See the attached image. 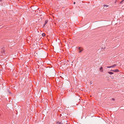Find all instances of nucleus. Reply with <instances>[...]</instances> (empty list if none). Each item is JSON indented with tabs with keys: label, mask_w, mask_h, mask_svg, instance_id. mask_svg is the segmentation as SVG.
<instances>
[{
	"label": "nucleus",
	"mask_w": 124,
	"mask_h": 124,
	"mask_svg": "<svg viewBox=\"0 0 124 124\" xmlns=\"http://www.w3.org/2000/svg\"><path fill=\"white\" fill-rule=\"evenodd\" d=\"M2 0H0V2L2 1Z\"/></svg>",
	"instance_id": "nucleus-23"
},
{
	"label": "nucleus",
	"mask_w": 124,
	"mask_h": 124,
	"mask_svg": "<svg viewBox=\"0 0 124 124\" xmlns=\"http://www.w3.org/2000/svg\"><path fill=\"white\" fill-rule=\"evenodd\" d=\"M81 47H79L78 48V49L79 50V53H80L83 51V49H81Z\"/></svg>",
	"instance_id": "nucleus-3"
},
{
	"label": "nucleus",
	"mask_w": 124,
	"mask_h": 124,
	"mask_svg": "<svg viewBox=\"0 0 124 124\" xmlns=\"http://www.w3.org/2000/svg\"><path fill=\"white\" fill-rule=\"evenodd\" d=\"M119 71V70L118 69H116L114 70V72H117Z\"/></svg>",
	"instance_id": "nucleus-7"
},
{
	"label": "nucleus",
	"mask_w": 124,
	"mask_h": 124,
	"mask_svg": "<svg viewBox=\"0 0 124 124\" xmlns=\"http://www.w3.org/2000/svg\"><path fill=\"white\" fill-rule=\"evenodd\" d=\"M112 100L113 101H114L115 100V99L114 98H112Z\"/></svg>",
	"instance_id": "nucleus-19"
},
{
	"label": "nucleus",
	"mask_w": 124,
	"mask_h": 124,
	"mask_svg": "<svg viewBox=\"0 0 124 124\" xmlns=\"http://www.w3.org/2000/svg\"><path fill=\"white\" fill-rule=\"evenodd\" d=\"M114 70H110V71H112V72H114Z\"/></svg>",
	"instance_id": "nucleus-17"
},
{
	"label": "nucleus",
	"mask_w": 124,
	"mask_h": 124,
	"mask_svg": "<svg viewBox=\"0 0 124 124\" xmlns=\"http://www.w3.org/2000/svg\"><path fill=\"white\" fill-rule=\"evenodd\" d=\"M103 6L104 7H106V8L108 7V5H103Z\"/></svg>",
	"instance_id": "nucleus-11"
},
{
	"label": "nucleus",
	"mask_w": 124,
	"mask_h": 124,
	"mask_svg": "<svg viewBox=\"0 0 124 124\" xmlns=\"http://www.w3.org/2000/svg\"><path fill=\"white\" fill-rule=\"evenodd\" d=\"M31 8H32V9H34V7H31Z\"/></svg>",
	"instance_id": "nucleus-20"
},
{
	"label": "nucleus",
	"mask_w": 124,
	"mask_h": 124,
	"mask_svg": "<svg viewBox=\"0 0 124 124\" xmlns=\"http://www.w3.org/2000/svg\"><path fill=\"white\" fill-rule=\"evenodd\" d=\"M48 21L47 20H46L44 24H46L48 23Z\"/></svg>",
	"instance_id": "nucleus-9"
},
{
	"label": "nucleus",
	"mask_w": 124,
	"mask_h": 124,
	"mask_svg": "<svg viewBox=\"0 0 124 124\" xmlns=\"http://www.w3.org/2000/svg\"><path fill=\"white\" fill-rule=\"evenodd\" d=\"M38 62V64H38V65H39V66L40 65H41V64H39V62Z\"/></svg>",
	"instance_id": "nucleus-14"
},
{
	"label": "nucleus",
	"mask_w": 124,
	"mask_h": 124,
	"mask_svg": "<svg viewBox=\"0 0 124 124\" xmlns=\"http://www.w3.org/2000/svg\"><path fill=\"white\" fill-rule=\"evenodd\" d=\"M57 123L58 124H62L61 123V122H57Z\"/></svg>",
	"instance_id": "nucleus-13"
},
{
	"label": "nucleus",
	"mask_w": 124,
	"mask_h": 124,
	"mask_svg": "<svg viewBox=\"0 0 124 124\" xmlns=\"http://www.w3.org/2000/svg\"><path fill=\"white\" fill-rule=\"evenodd\" d=\"M110 76L112 79H114V77L113 75H110Z\"/></svg>",
	"instance_id": "nucleus-6"
},
{
	"label": "nucleus",
	"mask_w": 124,
	"mask_h": 124,
	"mask_svg": "<svg viewBox=\"0 0 124 124\" xmlns=\"http://www.w3.org/2000/svg\"><path fill=\"white\" fill-rule=\"evenodd\" d=\"M45 25H46V24H43V27H44L45 26Z\"/></svg>",
	"instance_id": "nucleus-16"
},
{
	"label": "nucleus",
	"mask_w": 124,
	"mask_h": 124,
	"mask_svg": "<svg viewBox=\"0 0 124 124\" xmlns=\"http://www.w3.org/2000/svg\"><path fill=\"white\" fill-rule=\"evenodd\" d=\"M116 65V64H114L112 66H107L106 67H107V68H114L115 67Z\"/></svg>",
	"instance_id": "nucleus-1"
},
{
	"label": "nucleus",
	"mask_w": 124,
	"mask_h": 124,
	"mask_svg": "<svg viewBox=\"0 0 124 124\" xmlns=\"http://www.w3.org/2000/svg\"><path fill=\"white\" fill-rule=\"evenodd\" d=\"M100 70L101 72H103V67H100Z\"/></svg>",
	"instance_id": "nucleus-4"
},
{
	"label": "nucleus",
	"mask_w": 124,
	"mask_h": 124,
	"mask_svg": "<svg viewBox=\"0 0 124 124\" xmlns=\"http://www.w3.org/2000/svg\"><path fill=\"white\" fill-rule=\"evenodd\" d=\"M108 73L110 74V75H112V74H114V73L113 72L109 71L108 72Z\"/></svg>",
	"instance_id": "nucleus-5"
},
{
	"label": "nucleus",
	"mask_w": 124,
	"mask_h": 124,
	"mask_svg": "<svg viewBox=\"0 0 124 124\" xmlns=\"http://www.w3.org/2000/svg\"><path fill=\"white\" fill-rule=\"evenodd\" d=\"M63 115H64L65 116H66L67 115H68V114H67L65 113H63Z\"/></svg>",
	"instance_id": "nucleus-12"
},
{
	"label": "nucleus",
	"mask_w": 124,
	"mask_h": 124,
	"mask_svg": "<svg viewBox=\"0 0 124 124\" xmlns=\"http://www.w3.org/2000/svg\"><path fill=\"white\" fill-rule=\"evenodd\" d=\"M105 47L102 48L101 49H105Z\"/></svg>",
	"instance_id": "nucleus-18"
},
{
	"label": "nucleus",
	"mask_w": 124,
	"mask_h": 124,
	"mask_svg": "<svg viewBox=\"0 0 124 124\" xmlns=\"http://www.w3.org/2000/svg\"><path fill=\"white\" fill-rule=\"evenodd\" d=\"M63 122L65 123L66 122V121H65V122Z\"/></svg>",
	"instance_id": "nucleus-24"
},
{
	"label": "nucleus",
	"mask_w": 124,
	"mask_h": 124,
	"mask_svg": "<svg viewBox=\"0 0 124 124\" xmlns=\"http://www.w3.org/2000/svg\"><path fill=\"white\" fill-rule=\"evenodd\" d=\"M7 92L9 94H11V92L8 89H7Z\"/></svg>",
	"instance_id": "nucleus-8"
},
{
	"label": "nucleus",
	"mask_w": 124,
	"mask_h": 124,
	"mask_svg": "<svg viewBox=\"0 0 124 124\" xmlns=\"http://www.w3.org/2000/svg\"><path fill=\"white\" fill-rule=\"evenodd\" d=\"M0 26H0V29L2 27H0Z\"/></svg>",
	"instance_id": "nucleus-26"
},
{
	"label": "nucleus",
	"mask_w": 124,
	"mask_h": 124,
	"mask_svg": "<svg viewBox=\"0 0 124 124\" xmlns=\"http://www.w3.org/2000/svg\"><path fill=\"white\" fill-rule=\"evenodd\" d=\"M108 76H109V75H108L107 74V76L106 77H107V78H108Z\"/></svg>",
	"instance_id": "nucleus-21"
},
{
	"label": "nucleus",
	"mask_w": 124,
	"mask_h": 124,
	"mask_svg": "<svg viewBox=\"0 0 124 124\" xmlns=\"http://www.w3.org/2000/svg\"><path fill=\"white\" fill-rule=\"evenodd\" d=\"M2 51L1 52V53L5 54V51L4 50V47L2 48Z\"/></svg>",
	"instance_id": "nucleus-2"
},
{
	"label": "nucleus",
	"mask_w": 124,
	"mask_h": 124,
	"mask_svg": "<svg viewBox=\"0 0 124 124\" xmlns=\"http://www.w3.org/2000/svg\"><path fill=\"white\" fill-rule=\"evenodd\" d=\"M124 0H122L120 3V4H121L122 2Z\"/></svg>",
	"instance_id": "nucleus-15"
},
{
	"label": "nucleus",
	"mask_w": 124,
	"mask_h": 124,
	"mask_svg": "<svg viewBox=\"0 0 124 124\" xmlns=\"http://www.w3.org/2000/svg\"><path fill=\"white\" fill-rule=\"evenodd\" d=\"M46 35L45 33H43L42 34V36L43 37H44Z\"/></svg>",
	"instance_id": "nucleus-10"
},
{
	"label": "nucleus",
	"mask_w": 124,
	"mask_h": 124,
	"mask_svg": "<svg viewBox=\"0 0 124 124\" xmlns=\"http://www.w3.org/2000/svg\"><path fill=\"white\" fill-rule=\"evenodd\" d=\"M73 4H75V2H74L73 3Z\"/></svg>",
	"instance_id": "nucleus-22"
},
{
	"label": "nucleus",
	"mask_w": 124,
	"mask_h": 124,
	"mask_svg": "<svg viewBox=\"0 0 124 124\" xmlns=\"http://www.w3.org/2000/svg\"><path fill=\"white\" fill-rule=\"evenodd\" d=\"M63 120H62L61 122H63Z\"/></svg>",
	"instance_id": "nucleus-25"
}]
</instances>
